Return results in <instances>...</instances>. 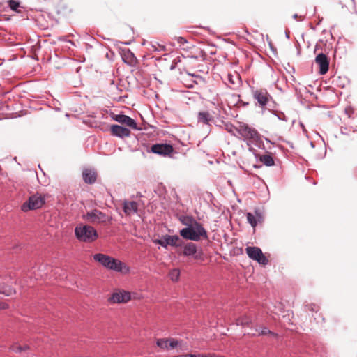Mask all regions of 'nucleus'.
<instances>
[{
	"label": "nucleus",
	"mask_w": 357,
	"mask_h": 357,
	"mask_svg": "<svg viewBox=\"0 0 357 357\" xmlns=\"http://www.w3.org/2000/svg\"><path fill=\"white\" fill-rule=\"evenodd\" d=\"M246 216L248 222L253 228L256 227L257 222L261 221L262 218L261 213L257 211H255V214L247 213Z\"/></svg>",
	"instance_id": "21"
},
{
	"label": "nucleus",
	"mask_w": 357,
	"mask_h": 357,
	"mask_svg": "<svg viewBox=\"0 0 357 357\" xmlns=\"http://www.w3.org/2000/svg\"><path fill=\"white\" fill-rule=\"evenodd\" d=\"M156 344L161 349H168L169 339H158L157 340Z\"/></svg>",
	"instance_id": "28"
},
{
	"label": "nucleus",
	"mask_w": 357,
	"mask_h": 357,
	"mask_svg": "<svg viewBox=\"0 0 357 357\" xmlns=\"http://www.w3.org/2000/svg\"><path fill=\"white\" fill-rule=\"evenodd\" d=\"M111 133L113 136L119 138H124L130 135V130L125 127L114 124L110 128Z\"/></svg>",
	"instance_id": "15"
},
{
	"label": "nucleus",
	"mask_w": 357,
	"mask_h": 357,
	"mask_svg": "<svg viewBox=\"0 0 357 357\" xmlns=\"http://www.w3.org/2000/svg\"><path fill=\"white\" fill-rule=\"evenodd\" d=\"M237 132L241 138L246 142L250 151H254L252 145L259 146L262 142L261 135L259 132L248 124L240 122L236 128Z\"/></svg>",
	"instance_id": "1"
},
{
	"label": "nucleus",
	"mask_w": 357,
	"mask_h": 357,
	"mask_svg": "<svg viewBox=\"0 0 357 357\" xmlns=\"http://www.w3.org/2000/svg\"><path fill=\"white\" fill-rule=\"evenodd\" d=\"M188 57H191V58H193V59H197L199 56H188Z\"/></svg>",
	"instance_id": "41"
},
{
	"label": "nucleus",
	"mask_w": 357,
	"mask_h": 357,
	"mask_svg": "<svg viewBox=\"0 0 357 357\" xmlns=\"http://www.w3.org/2000/svg\"><path fill=\"white\" fill-rule=\"evenodd\" d=\"M181 220L182 224L187 226V227L193 226L194 221H197L194 218L189 217V216L183 217V218L181 219Z\"/></svg>",
	"instance_id": "27"
},
{
	"label": "nucleus",
	"mask_w": 357,
	"mask_h": 357,
	"mask_svg": "<svg viewBox=\"0 0 357 357\" xmlns=\"http://www.w3.org/2000/svg\"><path fill=\"white\" fill-rule=\"evenodd\" d=\"M151 151L160 156H169L174 152L173 146L169 144H155L152 145Z\"/></svg>",
	"instance_id": "10"
},
{
	"label": "nucleus",
	"mask_w": 357,
	"mask_h": 357,
	"mask_svg": "<svg viewBox=\"0 0 357 357\" xmlns=\"http://www.w3.org/2000/svg\"><path fill=\"white\" fill-rule=\"evenodd\" d=\"M95 261L98 262L107 269L116 272H122L123 264L119 259L102 253H97L93 256Z\"/></svg>",
	"instance_id": "4"
},
{
	"label": "nucleus",
	"mask_w": 357,
	"mask_h": 357,
	"mask_svg": "<svg viewBox=\"0 0 357 357\" xmlns=\"http://www.w3.org/2000/svg\"><path fill=\"white\" fill-rule=\"evenodd\" d=\"M266 141L270 142V140H268V139H266Z\"/></svg>",
	"instance_id": "46"
},
{
	"label": "nucleus",
	"mask_w": 357,
	"mask_h": 357,
	"mask_svg": "<svg viewBox=\"0 0 357 357\" xmlns=\"http://www.w3.org/2000/svg\"><path fill=\"white\" fill-rule=\"evenodd\" d=\"M189 75L192 76V77H196V78H201V77L199 75H196L195 74H191V73H188Z\"/></svg>",
	"instance_id": "38"
},
{
	"label": "nucleus",
	"mask_w": 357,
	"mask_h": 357,
	"mask_svg": "<svg viewBox=\"0 0 357 357\" xmlns=\"http://www.w3.org/2000/svg\"><path fill=\"white\" fill-rule=\"evenodd\" d=\"M187 357H197L196 354H187Z\"/></svg>",
	"instance_id": "39"
},
{
	"label": "nucleus",
	"mask_w": 357,
	"mask_h": 357,
	"mask_svg": "<svg viewBox=\"0 0 357 357\" xmlns=\"http://www.w3.org/2000/svg\"><path fill=\"white\" fill-rule=\"evenodd\" d=\"M259 160L266 166L271 167L275 165V161L270 154H265L259 156Z\"/></svg>",
	"instance_id": "25"
},
{
	"label": "nucleus",
	"mask_w": 357,
	"mask_h": 357,
	"mask_svg": "<svg viewBox=\"0 0 357 357\" xmlns=\"http://www.w3.org/2000/svg\"><path fill=\"white\" fill-rule=\"evenodd\" d=\"M75 236L77 240L84 243L94 242L98 234L93 227L88 225H79L75 228Z\"/></svg>",
	"instance_id": "3"
},
{
	"label": "nucleus",
	"mask_w": 357,
	"mask_h": 357,
	"mask_svg": "<svg viewBox=\"0 0 357 357\" xmlns=\"http://www.w3.org/2000/svg\"><path fill=\"white\" fill-rule=\"evenodd\" d=\"M273 113L279 120L284 121L285 122L289 121V118L283 112L273 111Z\"/></svg>",
	"instance_id": "31"
},
{
	"label": "nucleus",
	"mask_w": 357,
	"mask_h": 357,
	"mask_svg": "<svg viewBox=\"0 0 357 357\" xmlns=\"http://www.w3.org/2000/svg\"><path fill=\"white\" fill-rule=\"evenodd\" d=\"M252 95L254 100L256 101V105H258L262 109H268L269 111H272V109L274 107L273 104L274 102L273 100L272 96L269 94L265 89H252Z\"/></svg>",
	"instance_id": "5"
},
{
	"label": "nucleus",
	"mask_w": 357,
	"mask_h": 357,
	"mask_svg": "<svg viewBox=\"0 0 357 357\" xmlns=\"http://www.w3.org/2000/svg\"><path fill=\"white\" fill-rule=\"evenodd\" d=\"M215 354H197V357H215Z\"/></svg>",
	"instance_id": "35"
},
{
	"label": "nucleus",
	"mask_w": 357,
	"mask_h": 357,
	"mask_svg": "<svg viewBox=\"0 0 357 357\" xmlns=\"http://www.w3.org/2000/svg\"><path fill=\"white\" fill-rule=\"evenodd\" d=\"M266 141L270 142V140H268V139H266Z\"/></svg>",
	"instance_id": "45"
},
{
	"label": "nucleus",
	"mask_w": 357,
	"mask_h": 357,
	"mask_svg": "<svg viewBox=\"0 0 357 357\" xmlns=\"http://www.w3.org/2000/svg\"><path fill=\"white\" fill-rule=\"evenodd\" d=\"M181 236L187 240L198 241L202 237L207 238L208 235L204 227L197 221H194V225L185 227L180 231Z\"/></svg>",
	"instance_id": "2"
},
{
	"label": "nucleus",
	"mask_w": 357,
	"mask_h": 357,
	"mask_svg": "<svg viewBox=\"0 0 357 357\" xmlns=\"http://www.w3.org/2000/svg\"><path fill=\"white\" fill-rule=\"evenodd\" d=\"M178 241H180V238L176 235H165L161 239H155L153 243L166 248L169 245L172 246H181Z\"/></svg>",
	"instance_id": "11"
},
{
	"label": "nucleus",
	"mask_w": 357,
	"mask_h": 357,
	"mask_svg": "<svg viewBox=\"0 0 357 357\" xmlns=\"http://www.w3.org/2000/svg\"><path fill=\"white\" fill-rule=\"evenodd\" d=\"M183 255L185 257H192L195 260L204 261L205 255L202 248H198L193 243H188L183 246Z\"/></svg>",
	"instance_id": "8"
},
{
	"label": "nucleus",
	"mask_w": 357,
	"mask_h": 357,
	"mask_svg": "<svg viewBox=\"0 0 357 357\" xmlns=\"http://www.w3.org/2000/svg\"><path fill=\"white\" fill-rule=\"evenodd\" d=\"M47 195L36 192L30 196L27 201L24 202L21 206V210L23 212L41 208L45 204Z\"/></svg>",
	"instance_id": "6"
},
{
	"label": "nucleus",
	"mask_w": 357,
	"mask_h": 357,
	"mask_svg": "<svg viewBox=\"0 0 357 357\" xmlns=\"http://www.w3.org/2000/svg\"><path fill=\"white\" fill-rule=\"evenodd\" d=\"M131 299L130 293L126 291H118L114 292L108 301L111 303H127Z\"/></svg>",
	"instance_id": "12"
},
{
	"label": "nucleus",
	"mask_w": 357,
	"mask_h": 357,
	"mask_svg": "<svg viewBox=\"0 0 357 357\" xmlns=\"http://www.w3.org/2000/svg\"><path fill=\"white\" fill-rule=\"evenodd\" d=\"M16 291L11 286L2 282L0 283V294H3L6 296H11L15 294Z\"/></svg>",
	"instance_id": "23"
},
{
	"label": "nucleus",
	"mask_w": 357,
	"mask_h": 357,
	"mask_svg": "<svg viewBox=\"0 0 357 357\" xmlns=\"http://www.w3.org/2000/svg\"><path fill=\"white\" fill-rule=\"evenodd\" d=\"M123 205V210L126 215L130 216L137 213L138 204L137 202L124 200Z\"/></svg>",
	"instance_id": "16"
},
{
	"label": "nucleus",
	"mask_w": 357,
	"mask_h": 357,
	"mask_svg": "<svg viewBox=\"0 0 357 357\" xmlns=\"http://www.w3.org/2000/svg\"><path fill=\"white\" fill-rule=\"evenodd\" d=\"M244 334H248L252 336H260L268 334H273V333L266 327H264L261 330H259L257 327H250V331H245Z\"/></svg>",
	"instance_id": "19"
},
{
	"label": "nucleus",
	"mask_w": 357,
	"mask_h": 357,
	"mask_svg": "<svg viewBox=\"0 0 357 357\" xmlns=\"http://www.w3.org/2000/svg\"><path fill=\"white\" fill-rule=\"evenodd\" d=\"M7 3L10 9L17 13H21L22 10L24 8L19 0H8Z\"/></svg>",
	"instance_id": "24"
},
{
	"label": "nucleus",
	"mask_w": 357,
	"mask_h": 357,
	"mask_svg": "<svg viewBox=\"0 0 357 357\" xmlns=\"http://www.w3.org/2000/svg\"><path fill=\"white\" fill-rule=\"evenodd\" d=\"M122 57L123 62H125L128 65L130 66H133L135 65L137 58L130 50H126V51H124Z\"/></svg>",
	"instance_id": "20"
},
{
	"label": "nucleus",
	"mask_w": 357,
	"mask_h": 357,
	"mask_svg": "<svg viewBox=\"0 0 357 357\" xmlns=\"http://www.w3.org/2000/svg\"><path fill=\"white\" fill-rule=\"evenodd\" d=\"M175 64H172L171 67H170V70H174L175 68Z\"/></svg>",
	"instance_id": "42"
},
{
	"label": "nucleus",
	"mask_w": 357,
	"mask_h": 357,
	"mask_svg": "<svg viewBox=\"0 0 357 357\" xmlns=\"http://www.w3.org/2000/svg\"><path fill=\"white\" fill-rule=\"evenodd\" d=\"M29 349V347L27 345H25L24 347H22V346H19V345H13L10 348V349L14 351V352H17V353H20L23 351H26V349Z\"/></svg>",
	"instance_id": "30"
},
{
	"label": "nucleus",
	"mask_w": 357,
	"mask_h": 357,
	"mask_svg": "<svg viewBox=\"0 0 357 357\" xmlns=\"http://www.w3.org/2000/svg\"><path fill=\"white\" fill-rule=\"evenodd\" d=\"M178 345V342L177 340L171 338L169 339V347L171 349H174Z\"/></svg>",
	"instance_id": "32"
},
{
	"label": "nucleus",
	"mask_w": 357,
	"mask_h": 357,
	"mask_svg": "<svg viewBox=\"0 0 357 357\" xmlns=\"http://www.w3.org/2000/svg\"><path fill=\"white\" fill-rule=\"evenodd\" d=\"M226 84L228 85V86L233 89H237L241 84V79L238 74L232 75L231 73H229L227 76V79L225 81Z\"/></svg>",
	"instance_id": "17"
},
{
	"label": "nucleus",
	"mask_w": 357,
	"mask_h": 357,
	"mask_svg": "<svg viewBox=\"0 0 357 357\" xmlns=\"http://www.w3.org/2000/svg\"><path fill=\"white\" fill-rule=\"evenodd\" d=\"M83 218L92 224L102 225H106L112 219L111 216L98 209H93L91 211H87V213L83 215Z\"/></svg>",
	"instance_id": "7"
},
{
	"label": "nucleus",
	"mask_w": 357,
	"mask_h": 357,
	"mask_svg": "<svg viewBox=\"0 0 357 357\" xmlns=\"http://www.w3.org/2000/svg\"><path fill=\"white\" fill-rule=\"evenodd\" d=\"M176 40H177V42H178L181 45H185V44L188 43L187 40H186L185 38H183V37H178V38H176Z\"/></svg>",
	"instance_id": "34"
},
{
	"label": "nucleus",
	"mask_w": 357,
	"mask_h": 357,
	"mask_svg": "<svg viewBox=\"0 0 357 357\" xmlns=\"http://www.w3.org/2000/svg\"><path fill=\"white\" fill-rule=\"evenodd\" d=\"M9 307L8 304L6 303H0V310H6Z\"/></svg>",
	"instance_id": "36"
},
{
	"label": "nucleus",
	"mask_w": 357,
	"mask_h": 357,
	"mask_svg": "<svg viewBox=\"0 0 357 357\" xmlns=\"http://www.w3.org/2000/svg\"><path fill=\"white\" fill-rule=\"evenodd\" d=\"M174 357H187V354L186 355H179V356H174Z\"/></svg>",
	"instance_id": "43"
},
{
	"label": "nucleus",
	"mask_w": 357,
	"mask_h": 357,
	"mask_svg": "<svg viewBox=\"0 0 357 357\" xmlns=\"http://www.w3.org/2000/svg\"><path fill=\"white\" fill-rule=\"evenodd\" d=\"M308 310L312 312H317L319 309V306L315 304H310L307 305Z\"/></svg>",
	"instance_id": "33"
},
{
	"label": "nucleus",
	"mask_w": 357,
	"mask_h": 357,
	"mask_svg": "<svg viewBox=\"0 0 357 357\" xmlns=\"http://www.w3.org/2000/svg\"><path fill=\"white\" fill-rule=\"evenodd\" d=\"M152 47L154 49V50H155V51H156V49L158 48V46L157 45V44L156 45H152Z\"/></svg>",
	"instance_id": "40"
},
{
	"label": "nucleus",
	"mask_w": 357,
	"mask_h": 357,
	"mask_svg": "<svg viewBox=\"0 0 357 357\" xmlns=\"http://www.w3.org/2000/svg\"><path fill=\"white\" fill-rule=\"evenodd\" d=\"M315 63L319 67V73L321 75H324L328 72L329 68V61L326 54L323 53L317 54L315 58Z\"/></svg>",
	"instance_id": "13"
},
{
	"label": "nucleus",
	"mask_w": 357,
	"mask_h": 357,
	"mask_svg": "<svg viewBox=\"0 0 357 357\" xmlns=\"http://www.w3.org/2000/svg\"><path fill=\"white\" fill-rule=\"evenodd\" d=\"M157 45L158 46V48L156 49V51H162V50H165V47L164 45H160L159 44H157Z\"/></svg>",
	"instance_id": "37"
},
{
	"label": "nucleus",
	"mask_w": 357,
	"mask_h": 357,
	"mask_svg": "<svg viewBox=\"0 0 357 357\" xmlns=\"http://www.w3.org/2000/svg\"><path fill=\"white\" fill-rule=\"evenodd\" d=\"M266 141L270 142V140H268V139H266Z\"/></svg>",
	"instance_id": "47"
},
{
	"label": "nucleus",
	"mask_w": 357,
	"mask_h": 357,
	"mask_svg": "<svg viewBox=\"0 0 357 357\" xmlns=\"http://www.w3.org/2000/svg\"><path fill=\"white\" fill-rule=\"evenodd\" d=\"M179 276H180V271L177 268H174V269L172 270L169 273L170 279L174 282L178 281Z\"/></svg>",
	"instance_id": "29"
},
{
	"label": "nucleus",
	"mask_w": 357,
	"mask_h": 357,
	"mask_svg": "<svg viewBox=\"0 0 357 357\" xmlns=\"http://www.w3.org/2000/svg\"><path fill=\"white\" fill-rule=\"evenodd\" d=\"M213 120V116L208 111H202L198 112L197 121L199 123L209 124V123Z\"/></svg>",
	"instance_id": "22"
},
{
	"label": "nucleus",
	"mask_w": 357,
	"mask_h": 357,
	"mask_svg": "<svg viewBox=\"0 0 357 357\" xmlns=\"http://www.w3.org/2000/svg\"><path fill=\"white\" fill-rule=\"evenodd\" d=\"M293 17H294V19H297V17H298V15H297V14H294V15H293Z\"/></svg>",
	"instance_id": "44"
},
{
	"label": "nucleus",
	"mask_w": 357,
	"mask_h": 357,
	"mask_svg": "<svg viewBox=\"0 0 357 357\" xmlns=\"http://www.w3.org/2000/svg\"><path fill=\"white\" fill-rule=\"evenodd\" d=\"M236 323V325L245 328L251 324V319L247 316H243L237 319Z\"/></svg>",
	"instance_id": "26"
},
{
	"label": "nucleus",
	"mask_w": 357,
	"mask_h": 357,
	"mask_svg": "<svg viewBox=\"0 0 357 357\" xmlns=\"http://www.w3.org/2000/svg\"><path fill=\"white\" fill-rule=\"evenodd\" d=\"M96 172L91 169H86L82 172V178L85 183L89 184L94 183L96 181Z\"/></svg>",
	"instance_id": "18"
},
{
	"label": "nucleus",
	"mask_w": 357,
	"mask_h": 357,
	"mask_svg": "<svg viewBox=\"0 0 357 357\" xmlns=\"http://www.w3.org/2000/svg\"><path fill=\"white\" fill-rule=\"evenodd\" d=\"M113 119L119 123L126 124L127 126L134 130L138 129L136 121L133 119L125 114H116L113 117Z\"/></svg>",
	"instance_id": "14"
},
{
	"label": "nucleus",
	"mask_w": 357,
	"mask_h": 357,
	"mask_svg": "<svg viewBox=\"0 0 357 357\" xmlns=\"http://www.w3.org/2000/svg\"><path fill=\"white\" fill-rule=\"evenodd\" d=\"M248 256L257 261L259 264L266 265L268 264V260L266 256L263 254L261 250L258 247H247L245 248Z\"/></svg>",
	"instance_id": "9"
}]
</instances>
